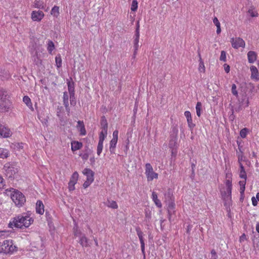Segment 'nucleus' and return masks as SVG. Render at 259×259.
<instances>
[{
  "label": "nucleus",
  "mask_w": 259,
  "mask_h": 259,
  "mask_svg": "<svg viewBox=\"0 0 259 259\" xmlns=\"http://www.w3.org/2000/svg\"><path fill=\"white\" fill-rule=\"evenodd\" d=\"M33 220L27 215H18L13 219V221L9 224V227L13 228V227L17 228L28 227L32 223Z\"/></svg>",
  "instance_id": "obj_1"
},
{
  "label": "nucleus",
  "mask_w": 259,
  "mask_h": 259,
  "mask_svg": "<svg viewBox=\"0 0 259 259\" xmlns=\"http://www.w3.org/2000/svg\"><path fill=\"white\" fill-rule=\"evenodd\" d=\"M30 247V250L32 251H38L41 255H44L45 253V241L40 236H38L31 242Z\"/></svg>",
  "instance_id": "obj_2"
},
{
  "label": "nucleus",
  "mask_w": 259,
  "mask_h": 259,
  "mask_svg": "<svg viewBox=\"0 0 259 259\" xmlns=\"http://www.w3.org/2000/svg\"><path fill=\"white\" fill-rule=\"evenodd\" d=\"M16 247L14 245L12 240L4 241L0 247V253L3 252L5 254L11 253L15 250Z\"/></svg>",
  "instance_id": "obj_3"
},
{
  "label": "nucleus",
  "mask_w": 259,
  "mask_h": 259,
  "mask_svg": "<svg viewBox=\"0 0 259 259\" xmlns=\"http://www.w3.org/2000/svg\"><path fill=\"white\" fill-rule=\"evenodd\" d=\"M11 198L16 205L21 207L26 201L24 195L20 191H14L13 194H11Z\"/></svg>",
  "instance_id": "obj_4"
},
{
  "label": "nucleus",
  "mask_w": 259,
  "mask_h": 259,
  "mask_svg": "<svg viewBox=\"0 0 259 259\" xmlns=\"http://www.w3.org/2000/svg\"><path fill=\"white\" fill-rule=\"evenodd\" d=\"M4 169L5 170V175L9 178L14 179L18 172L17 167L9 162L5 164Z\"/></svg>",
  "instance_id": "obj_5"
},
{
  "label": "nucleus",
  "mask_w": 259,
  "mask_h": 259,
  "mask_svg": "<svg viewBox=\"0 0 259 259\" xmlns=\"http://www.w3.org/2000/svg\"><path fill=\"white\" fill-rule=\"evenodd\" d=\"M249 100L248 98H246V97H244L243 99H242L241 102H239L238 103L234 104L233 106H232L231 111L232 114L230 116V117H232L234 119L233 113L234 112H238L242 110V106L245 104V107H247L249 105Z\"/></svg>",
  "instance_id": "obj_6"
},
{
  "label": "nucleus",
  "mask_w": 259,
  "mask_h": 259,
  "mask_svg": "<svg viewBox=\"0 0 259 259\" xmlns=\"http://www.w3.org/2000/svg\"><path fill=\"white\" fill-rule=\"evenodd\" d=\"M145 175L148 182L152 181L154 179H157L158 177V174L154 171L152 165L149 163L145 165Z\"/></svg>",
  "instance_id": "obj_7"
},
{
  "label": "nucleus",
  "mask_w": 259,
  "mask_h": 259,
  "mask_svg": "<svg viewBox=\"0 0 259 259\" xmlns=\"http://www.w3.org/2000/svg\"><path fill=\"white\" fill-rule=\"evenodd\" d=\"M136 232L137 234V235L139 238L140 243H141V251L143 255V258L144 259H145L146 255H145V243L144 240V234L143 232L141 230L140 228L139 227H138L136 229Z\"/></svg>",
  "instance_id": "obj_8"
},
{
  "label": "nucleus",
  "mask_w": 259,
  "mask_h": 259,
  "mask_svg": "<svg viewBox=\"0 0 259 259\" xmlns=\"http://www.w3.org/2000/svg\"><path fill=\"white\" fill-rule=\"evenodd\" d=\"M231 42L232 47L236 49L240 47L244 48L245 45V41L240 37L232 38Z\"/></svg>",
  "instance_id": "obj_9"
},
{
  "label": "nucleus",
  "mask_w": 259,
  "mask_h": 259,
  "mask_svg": "<svg viewBox=\"0 0 259 259\" xmlns=\"http://www.w3.org/2000/svg\"><path fill=\"white\" fill-rule=\"evenodd\" d=\"M10 101L7 97L5 99L0 100V111L6 112L10 108Z\"/></svg>",
  "instance_id": "obj_10"
},
{
  "label": "nucleus",
  "mask_w": 259,
  "mask_h": 259,
  "mask_svg": "<svg viewBox=\"0 0 259 259\" xmlns=\"http://www.w3.org/2000/svg\"><path fill=\"white\" fill-rule=\"evenodd\" d=\"M44 17V14L41 11H33L31 13V18L34 21H40Z\"/></svg>",
  "instance_id": "obj_11"
},
{
  "label": "nucleus",
  "mask_w": 259,
  "mask_h": 259,
  "mask_svg": "<svg viewBox=\"0 0 259 259\" xmlns=\"http://www.w3.org/2000/svg\"><path fill=\"white\" fill-rule=\"evenodd\" d=\"M12 135L10 130L4 125L0 124V136L3 138H8Z\"/></svg>",
  "instance_id": "obj_12"
},
{
  "label": "nucleus",
  "mask_w": 259,
  "mask_h": 259,
  "mask_svg": "<svg viewBox=\"0 0 259 259\" xmlns=\"http://www.w3.org/2000/svg\"><path fill=\"white\" fill-rule=\"evenodd\" d=\"M83 175L87 176V180L91 181H94V172L92 170L89 168H85L82 171Z\"/></svg>",
  "instance_id": "obj_13"
},
{
  "label": "nucleus",
  "mask_w": 259,
  "mask_h": 259,
  "mask_svg": "<svg viewBox=\"0 0 259 259\" xmlns=\"http://www.w3.org/2000/svg\"><path fill=\"white\" fill-rule=\"evenodd\" d=\"M250 71H251V78L252 79H254L256 81L259 80V72L257 68L254 66H251L250 67Z\"/></svg>",
  "instance_id": "obj_14"
},
{
  "label": "nucleus",
  "mask_w": 259,
  "mask_h": 259,
  "mask_svg": "<svg viewBox=\"0 0 259 259\" xmlns=\"http://www.w3.org/2000/svg\"><path fill=\"white\" fill-rule=\"evenodd\" d=\"M76 127L80 132V135L81 136H84L86 135L87 132L83 121H78Z\"/></svg>",
  "instance_id": "obj_15"
},
{
  "label": "nucleus",
  "mask_w": 259,
  "mask_h": 259,
  "mask_svg": "<svg viewBox=\"0 0 259 259\" xmlns=\"http://www.w3.org/2000/svg\"><path fill=\"white\" fill-rule=\"evenodd\" d=\"M167 207V211L168 213L169 216H170L174 212L175 208V200L168 201L166 202Z\"/></svg>",
  "instance_id": "obj_16"
},
{
  "label": "nucleus",
  "mask_w": 259,
  "mask_h": 259,
  "mask_svg": "<svg viewBox=\"0 0 259 259\" xmlns=\"http://www.w3.org/2000/svg\"><path fill=\"white\" fill-rule=\"evenodd\" d=\"M256 53L252 51H250L247 53V58L249 63H253L256 60Z\"/></svg>",
  "instance_id": "obj_17"
},
{
  "label": "nucleus",
  "mask_w": 259,
  "mask_h": 259,
  "mask_svg": "<svg viewBox=\"0 0 259 259\" xmlns=\"http://www.w3.org/2000/svg\"><path fill=\"white\" fill-rule=\"evenodd\" d=\"M36 212L39 214H42L44 212V206L40 200H38L36 203Z\"/></svg>",
  "instance_id": "obj_18"
},
{
  "label": "nucleus",
  "mask_w": 259,
  "mask_h": 259,
  "mask_svg": "<svg viewBox=\"0 0 259 259\" xmlns=\"http://www.w3.org/2000/svg\"><path fill=\"white\" fill-rule=\"evenodd\" d=\"M222 198L225 201V203H229V201L231 200V193H229L226 189V191L221 192Z\"/></svg>",
  "instance_id": "obj_19"
},
{
  "label": "nucleus",
  "mask_w": 259,
  "mask_h": 259,
  "mask_svg": "<svg viewBox=\"0 0 259 259\" xmlns=\"http://www.w3.org/2000/svg\"><path fill=\"white\" fill-rule=\"evenodd\" d=\"M71 150L73 151L80 149L82 147V143L78 141H72L71 143Z\"/></svg>",
  "instance_id": "obj_20"
},
{
  "label": "nucleus",
  "mask_w": 259,
  "mask_h": 259,
  "mask_svg": "<svg viewBox=\"0 0 259 259\" xmlns=\"http://www.w3.org/2000/svg\"><path fill=\"white\" fill-rule=\"evenodd\" d=\"M139 38H140V33H135V38L134 40V56H136L137 54V52L138 50L139 47Z\"/></svg>",
  "instance_id": "obj_21"
},
{
  "label": "nucleus",
  "mask_w": 259,
  "mask_h": 259,
  "mask_svg": "<svg viewBox=\"0 0 259 259\" xmlns=\"http://www.w3.org/2000/svg\"><path fill=\"white\" fill-rule=\"evenodd\" d=\"M101 126L102 131H107L108 122L105 116H102L101 118Z\"/></svg>",
  "instance_id": "obj_22"
},
{
  "label": "nucleus",
  "mask_w": 259,
  "mask_h": 259,
  "mask_svg": "<svg viewBox=\"0 0 259 259\" xmlns=\"http://www.w3.org/2000/svg\"><path fill=\"white\" fill-rule=\"evenodd\" d=\"M164 198L165 202L175 200L172 193L170 189H168L164 194Z\"/></svg>",
  "instance_id": "obj_23"
},
{
  "label": "nucleus",
  "mask_w": 259,
  "mask_h": 259,
  "mask_svg": "<svg viewBox=\"0 0 259 259\" xmlns=\"http://www.w3.org/2000/svg\"><path fill=\"white\" fill-rule=\"evenodd\" d=\"M88 239L86 237L84 234L81 235L80 237L79 243L82 247H88L89 246L88 243Z\"/></svg>",
  "instance_id": "obj_24"
},
{
  "label": "nucleus",
  "mask_w": 259,
  "mask_h": 259,
  "mask_svg": "<svg viewBox=\"0 0 259 259\" xmlns=\"http://www.w3.org/2000/svg\"><path fill=\"white\" fill-rule=\"evenodd\" d=\"M152 200L154 202L155 205L158 207L161 208L162 207V204L160 201L158 199L157 194L156 192H153L152 194Z\"/></svg>",
  "instance_id": "obj_25"
},
{
  "label": "nucleus",
  "mask_w": 259,
  "mask_h": 259,
  "mask_svg": "<svg viewBox=\"0 0 259 259\" xmlns=\"http://www.w3.org/2000/svg\"><path fill=\"white\" fill-rule=\"evenodd\" d=\"M10 152L7 149L0 148V158H7L9 156Z\"/></svg>",
  "instance_id": "obj_26"
},
{
  "label": "nucleus",
  "mask_w": 259,
  "mask_h": 259,
  "mask_svg": "<svg viewBox=\"0 0 259 259\" xmlns=\"http://www.w3.org/2000/svg\"><path fill=\"white\" fill-rule=\"evenodd\" d=\"M240 173H239V177L240 178L246 180L247 179V175L246 173L245 172L244 167L242 163H240Z\"/></svg>",
  "instance_id": "obj_27"
},
{
  "label": "nucleus",
  "mask_w": 259,
  "mask_h": 259,
  "mask_svg": "<svg viewBox=\"0 0 259 259\" xmlns=\"http://www.w3.org/2000/svg\"><path fill=\"white\" fill-rule=\"evenodd\" d=\"M198 56L199 58V65L198 70L200 72H204L205 70V68L204 63L202 60V58H201V55H200V54L199 52H198Z\"/></svg>",
  "instance_id": "obj_28"
},
{
  "label": "nucleus",
  "mask_w": 259,
  "mask_h": 259,
  "mask_svg": "<svg viewBox=\"0 0 259 259\" xmlns=\"http://www.w3.org/2000/svg\"><path fill=\"white\" fill-rule=\"evenodd\" d=\"M117 142V140L112 139L110 142V152L111 153H115V148Z\"/></svg>",
  "instance_id": "obj_29"
},
{
  "label": "nucleus",
  "mask_w": 259,
  "mask_h": 259,
  "mask_svg": "<svg viewBox=\"0 0 259 259\" xmlns=\"http://www.w3.org/2000/svg\"><path fill=\"white\" fill-rule=\"evenodd\" d=\"M51 14L54 17L57 18L60 14L59 7L57 6L53 7L51 10Z\"/></svg>",
  "instance_id": "obj_30"
},
{
  "label": "nucleus",
  "mask_w": 259,
  "mask_h": 259,
  "mask_svg": "<svg viewBox=\"0 0 259 259\" xmlns=\"http://www.w3.org/2000/svg\"><path fill=\"white\" fill-rule=\"evenodd\" d=\"M177 138L176 137H174L170 140L169 142V147L170 149L176 148L177 144Z\"/></svg>",
  "instance_id": "obj_31"
},
{
  "label": "nucleus",
  "mask_w": 259,
  "mask_h": 259,
  "mask_svg": "<svg viewBox=\"0 0 259 259\" xmlns=\"http://www.w3.org/2000/svg\"><path fill=\"white\" fill-rule=\"evenodd\" d=\"M78 174L77 171H75L73 173L72 175L71 176L70 180L69 182H70V183L76 184L78 180Z\"/></svg>",
  "instance_id": "obj_32"
},
{
  "label": "nucleus",
  "mask_w": 259,
  "mask_h": 259,
  "mask_svg": "<svg viewBox=\"0 0 259 259\" xmlns=\"http://www.w3.org/2000/svg\"><path fill=\"white\" fill-rule=\"evenodd\" d=\"M67 85H68V90L69 93V95L70 94H74V82H70L68 81L67 82Z\"/></svg>",
  "instance_id": "obj_33"
},
{
  "label": "nucleus",
  "mask_w": 259,
  "mask_h": 259,
  "mask_svg": "<svg viewBox=\"0 0 259 259\" xmlns=\"http://www.w3.org/2000/svg\"><path fill=\"white\" fill-rule=\"evenodd\" d=\"M34 7L40 9H45L44 3L41 1H35L34 3Z\"/></svg>",
  "instance_id": "obj_34"
},
{
  "label": "nucleus",
  "mask_w": 259,
  "mask_h": 259,
  "mask_svg": "<svg viewBox=\"0 0 259 259\" xmlns=\"http://www.w3.org/2000/svg\"><path fill=\"white\" fill-rule=\"evenodd\" d=\"M196 114L198 117H200L201 114L202 110V104L200 102H198L196 106Z\"/></svg>",
  "instance_id": "obj_35"
},
{
  "label": "nucleus",
  "mask_w": 259,
  "mask_h": 259,
  "mask_svg": "<svg viewBox=\"0 0 259 259\" xmlns=\"http://www.w3.org/2000/svg\"><path fill=\"white\" fill-rule=\"evenodd\" d=\"M89 152L90 150L88 147H86V149L84 151V153L80 154L79 156L82 158L83 160H87L89 158Z\"/></svg>",
  "instance_id": "obj_36"
},
{
  "label": "nucleus",
  "mask_w": 259,
  "mask_h": 259,
  "mask_svg": "<svg viewBox=\"0 0 259 259\" xmlns=\"http://www.w3.org/2000/svg\"><path fill=\"white\" fill-rule=\"evenodd\" d=\"M107 135V131H102L99 134V142H103Z\"/></svg>",
  "instance_id": "obj_37"
},
{
  "label": "nucleus",
  "mask_w": 259,
  "mask_h": 259,
  "mask_svg": "<svg viewBox=\"0 0 259 259\" xmlns=\"http://www.w3.org/2000/svg\"><path fill=\"white\" fill-rule=\"evenodd\" d=\"M55 49L54 42L52 40H49L48 43L47 50L50 54H52V51Z\"/></svg>",
  "instance_id": "obj_38"
},
{
  "label": "nucleus",
  "mask_w": 259,
  "mask_h": 259,
  "mask_svg": "<svg viewBox=\"0 0 259 259\" xmlns=\"http://www.w3.org/2000/svg\"><path fill=\"white\" fill-rule=\"evenodd\" d=\"M55 61L57 67H61L62 66V59L60 54H58L57 56H56L55 58Z\"/></svg>",
  "instance_id": "obj_39"
},
{
  "label": "nucleus",
  "mask_w": 259,
  "mask_h": 259,
  "mask_svg": "<svg viewBox=\"0 0 259 259\" xmlns=\"http://www.w3.org/2000/svg\"><path fill=\"white\" fill-rule=\"evenodd\" d=\"M68 98H69V97H68V93L67 92H64L63 93V105L64 106L66 105V106H67V105H69Z\"/></svg>",
  "instance_id": "obj_40"
},
{
  "label": "nucleus",
  "mask_w": 259,
  "mask_h": 259,
  "mask_svg": "<svg viewBox=\"0 0 259 259\" xmlns=\"http://www.w3.org/2000/svg\"><path fill=\"white\" fill-rule=\"evenodd\" d=\"M23 101L27 105V106L32 107V103L28 96H25L23 98Z\"/></svg>",
  "instance_id": "obj_41"
},
{
  "label": "nucleus",
  "mask_w": 259,
  "mask_h": 259,
  "mask_svg": "<svg viewBox=\"0 0 259 259\" xmlns=\"http://www.w3.org/2000/svg\"><path fill=\"white\" fill-rule=\"evenodd\" d=\"M7 96V92L3 88L0 87V100L5 99Z\"/></svg>",
  "instance_id": "obj_42"
},
{
  "label": "nucleus",
  "mask_w": 259,
  "mask_h": 259,
  "mask_svg": "<svg viewBox=\"0 0 259 259\" xmlns=\"http://www.w3.org/2000/svg\"><path fill=\"white\" fill-rule=\"evenodd\" d=\"M227 191L229 193H232V182L230 180H227L225 183Z\"/></svg>",
  "instance_id": "obj_43"
},
{
  "label": "nucleus",
  "mask_w": 259,
  "mask_h": 259,
  "mask_svg": "<svg viewBox=\"0 0 259 259\" xmlns=\"http://www.w3.org/2000/svg\"><path fill=\"white\" fill-rule=\"evenodd\" d=\"M70 103L71 105L74 106L76 104V101L75 97L74 94H70Z\"/></svg>",
  "instance_id": "obj_44"
},
{
  "label": "nucleus",
  "mask_w": 259,
  "mask_h": 259,
  "mask_svg": "<svg viewBox=\"0 0 259 259\" xmlns=\"http://www.w3.org/2000/svg\"><path fill=\"white\" fill-rule=\"evenodd\" d=\"M103 147V142H99L97 146V154L100 155L102 152Z\"/></svg>",
  "instance_id": "obj_45"
},
{
  "label": "nucleus",
  "mask_w": 259,
  "mask_h": 259,
  "mask_svg": "<svg viewBox=\"0 0 259 259\" xmlns=\"http://www.w3.org/2000/svg\"><path fill=\"white\" fill-rule=\"evenodd\" d=\"M138 9V2L137 0H133L132 6H131V10L132 11L135 12L137 11Z\"/></svg>",
  "instance_id": "obj_46"
},
{
  "label": "nucleus",
  "mask_w": 259,
  "mask_h": 259,
  "mask_svg": "<svg viewBox=\"0 0 259 259\" xmlns=\"http://www.w3.org/2000/svg\"><path fill=\"white\" fill-rule=\"evenodd\" d=\"M247 132L248 129L247 128H244L240 131V136L241 138H245L246 137Z\"/></svg>",
  "instance_id": "obj_47"
},
{
  "label": "nucleus",
  "mask_w": 259,
  "mask_h": 259,
  "mask_svg": "<svg viewBox=\"0 0 259 259\" xmlns=\"http://www.w3.org/2000/svg\"><path fill=\"white\" fill-rule=\"evenodd\" d=\"M231 91L233 95L235 96L236 97L238 96V92L237 91V87L236 84H233L232 85Z\"/></svg>",
  "instance_id": "obj_48"
},
{
  "label": "nucleus",
  "mask_w": 259,
  "mask_h": 259,
  "mask_svg": "<svg viewBox=\"0 0 259 259\" xmlns=\"http://www.w3.org/2000/svg\"><path fill=\"white\" fill-rule=\"evenodd\" d=\"M187 120L189 127L191 130H192L194 128V127L195 126V124L193 123L192 118L187 119Z\"/></svg>",
  "instance_id": "obj_49"
},
{
  "label": "nucleus",
  "mask_w": 259,
  "mask_h": 259,
  "mask_svg": "<svg viewBox=\"0 0 259 259\" xmlns=\"http://www.w3.org/2000/svg\"><path fill=\"white\" fill-rule=\"evenodd\" d=\"M220 60L223 62L226 61V53L224 51H222L221 53V56L220 57Z\"/></svg>",
  "instance_id": "obj_50"
},
{
  "label": "nucleus",
  "mask_w": 259,
  "mask_h": 259,
  "mask_svg": "<svg viewBox=\"0 0 259 259\" xmlns=\"http://www.w3.org/2000/svg\"><path fill=\"white\" fill-rule=\"evenodd\" d=\"M248 13L252 17H257L258 16V13L256 11H253L252 9H249L248 11Z\"/></svg>",
  "instance_id": "obj_51"
},
{
  "label": "nucleus",
  "mask_w": 259,
  "mask_h": 259,
  "mask_svg": "<svg viewBox=\"0 0 259 259\" xmlns=\"http://www.w3.org/2000/svg\"><path fill=\"white\" fill-rule=\"evenodd\" d=\"M109 206L112 208H117L118 207L116 202L114 201H111Z\"/></svg>",
  "instance_id": "obj_52"
},
{
  "label": "nucleus",
  "mask_w": 259,
  "mask_h": 259,
  "mask_svg": "<svg viewBox=\"0 0 259 259\" xmlns=\"http://www.w3.org/2000/svg\"><path fill=\"white\" fill-rule=\"evenodd\" d=\"M93 183V181H89V180H86L83 184V187L84 188H87V187H88L91 184V183Z\"/></svg>",
  "instance_id": "obj_53"
},
{
  "label": "nucleus",
  "mask_w": 259,
  "mask_h": 259,
  "mask_svg": "<svg viewBox=\"0 0 259 259\" xmlns=\"http://www.w3.org/2000/svg\"><path fill=\"white\" fill-rule=\"evenodd\" d=\"M74 235L78 236L81 235V233L80 230H78L77 227L74 228Z\"/></svg>",
  "instance_id": "obj_54"
},
{
  "label": "nucleus",
  "mask_w": 259,
  "mask_h": 259,
  "mask_svg": "<svg viewBox=\"0 0 259 259\" xmlns=\"http://www.w3.org/2000/svg\"><path fill=\"white\" fill-rule=\"evenodd\" d=\"M239 149L240 151H241V149L239 147ZM240 152H241V154H238V162L239 163V165L240 164V163H242L241 161H242V158H243L242 152V151H240Z\"/></svg>",
  "instance_id": "obj_55"
},
{
  "label": "nucleus",
  "mask_w": 259,
  "mask_h": 259,
  "mask_svg": "<svg viewBox=\"0 0 259 259\" xmlns=\"http://www.w3.org/2000/svg\"><path fill=\"white\" fill-rule=\"evenodd\" d=\"M75 184L74 183H70V182H69L68 183V189L69 191H73L75 189Z\"/></svg>",
  "instance_id": "obj_56"
},
{
  "label": "nucleus",
  "mask_w": 259,
  "mask_h": 259,
  "mask_svg": "<svg viewBox=\"0 0 259 259\" xmlns=\"http://www.w3.org/2000/svg\"><path fill=\"white\" fill-rule=\"evenodd\" d=\"M210 253L211 254L212 258H217L218 257V255H217V252H216L215 250L214 249H212L211 250Z\"/></svg>",
  "instance_id": "obj_57"
},
{
  "label": "nucleus",
  "mask_w": 259,
  "mask_h": 259,
  "mask_svg": "<svg viewBox=\"0 0 259 259\" xmlns=\"http://www.w3.org/2000/svg\"><path fill=\"white\" fill-rule=\"evenodd\" d=\"M213 22L217 27L221 25L217 17H214L213 18Z\"/></svg>",
  "instance_id": "obj_58"
},
{
  "label": "nucleus",
  "mask_w": 259,
  "mask_h": 259,
  "mask_svg": "<svg viewBox=\"0 0 259 259\" xmlns=\"http://www.w3.org/2000/svg\"><path fill=\"white\" fill-rule=\"evenodd\" d=\"M118 132L117 130H115L113 133V138L112 139L118 140Z\"/></svg>",
  "instance_id": "obj_59"
},
{
  "label": "nucleus",
  "mask_w": 259,
  "mask_h": 259,
  "mask_svg": "<svg viewBox=\"0 0 259 259\" xmlns=\"http://www.w3.org/2000/svg\"><path fill=\"white\" fill-rule=\"evenodd\" d=\"M192 227H193V226L191 224H189L187 226V229H186V233H187V234H188V235H189L190 234V231L192 230Z\"/></svg>",
  "instance_id": "obj_60"
},
{
  "label": "nucleus",
  "mask_w": 259,
  "mask_h": 259,
  "mask_svg": "<svg viewBox=\"0 0 259 259\" xmlns=\"http://www.w3.org/2000/svg\"><path fill=\"white\" fill-rule=\"evenodd\" d=\"M184 115L187 118V119L192 118L191 114L189 111H185L184 113Z\"/></svg>",
  "instance_id": "obj_61"
},
{
  "label": "nucleus",
  "mask_w": 259,
  "mask_h": 259,
  "mask_svg": "<svg viewBox=\"0 0 259 259\" xmlns=\"http://www.w3.org/2000/svg\"><path fill=\"white\" fill-rule=\"evenodd\" d=\"M252 203L253 206H256L257 205V200L254 197L251 198Z\"/></svg>",
  "instance_id": "obj_62"
},
{
  "label": "nucleus",
  "mask_w": 259,
  "mask_h": 259,
  "mask_svg": "<svg viewBox=\"0 0 259 259\" xmlns=\"http://www.w3.org/2000/svg\"><path fill=\"white\" fill-rule=\"evenodd\" d=\"M245 189V186H241L240 188V193L241 194V196H243L244 195V191Z\"/></svg>",
  "instance_id": "obj_63"
},
{
  "label": "nucleus",
  "mask_w": 259,
  "mask_h": 259,
  "mask_svg": "<svg viewBox=\"0 0 259 259\" xmlns=\"http://www.w3.org/2000/svg\"><path fill=\"white\" fill-rule=\"evenodd\" d=\"M145 218L148 220L151 219L150 212L147 210L145 211Z\"/></svg>",
  "instance_id": "obj_64"
}]
</instances>
